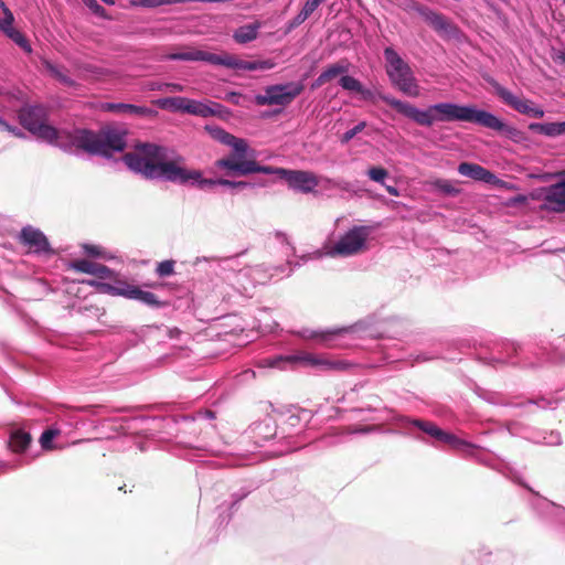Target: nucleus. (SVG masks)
I'll return each mask as SVG.
<instances>
[{"instance_id":"obj_5","label":"nucleus","mask_w":565,"mask_h":565,"mask_svg":"<svg viewBox=\"0 0 565 565\" xmlns=\"http://www.w3.org/2000/svg\"><path fill=\"white\" fill-rule=\"evenodd\" d=\"M205 130L215 141L232 148L231 154L214 161L212 169L215 173L222 172L224 177H245L254 173L243 170L246 163L257 162L252 159L249 152L253 150L245 139L227 132L217 125H206Z\"/></svg>"},{"instance_id":"obj_2","label":"nucleus","mask_w":565,"mask_h":565,"mask_svg":"<svg viewBox=\"0 0 565 565\" xmlns=\"http://www.w3.org/2000/svg\"><path fill=\"white\" fill-rule=\"evenodd\" d=\"M377 97L393 107L397 113L407 117L423 127H431L435 122L465 121L492 129L507 135H514L516 129L505 124L492 113L478 109L472 105H459L455 103H437L426 109H419L414 105L399 100L388 94L379 93Z\"/></svg>"},{"instance_id":"obj_23","label":"nucleus","mask_w":565,"mask_h":565,"mask_svg":"<svg viewBox=\"0 0 565 565\" xmlns=\"http://www.w3.org/2000/svg\"><path fill=\"white\" fill-rule=\"evenodd\" d=\"M71 267L79 273L93 275L99 279H113L114 271L106 265L95 263L88 259H77L71 264Z\"/></svg>"},{"instance_id":"obj_9","label":"nucleus","mask_w":565,"mask_h":565,"mask_svg":"<svg viewBox=\"0 0 565 565\" xmlns=\"http://www.w3.org/2000/svg\"><path fill=\"white\" fill-rule=\"evenodd\" d=\"M20 124L30 132L51 143H58L61 132L47 125V109L43 105L24 106L19 110Z\"/></svg>"},{"instance_id":"obj_4","label":"nucleus","mask_w":565,"mask_h":565,"mask_svg":"<svg viewBox=\"0 0 565 565\" xmlns=\"http://www.w3.org/2000/svg\"><path fill=\"white\" fill-rule=\"evenodd\" d=\"M127 167L147 179H177V161L169 160L167 148L150 143L137 142L134 150L122 157Z\"/></svg>"},{"instance_id":"obj_41","label":"nucleus","mask_w":565,"mask_h":565,"mask_svg":"<svg viewBox=\"0 0 565 565\" xmlns=\"http://www.w3.org/2000/svg\"><path fill=\"white\" fill-rule=\"evenodd\" d=\"M366 127V122L365 121H360L359 124H356L354 127H352L351 129L347 130L342 137H341V142L342 143H348L350 140H352L358 134L362 132L364 130V128Z\"/></svg>"},{"instance_id":"obj_44","label":"nucleus","mask_w":565,"mask_h":565,"mask_svg":"<svg viewBox=\"0 0 565 565\" xmlns=\"http://www.w3.org/2000/svg\"><path fill=\"white\" fill-rule=\"evenodd\" d=\"M352 328H342V329H334V330H328L326 332H321L322 340L328 342L337 337H342L344 334L351 333Z\"/></svg>"},{"instance_id":"obj_34","label":"nucleus","mask_w":565,"mask_h":565,"mask_svg":"<svg viewBox=\"0 0 565 565\" xmlns=\"http://www.w3.org/2000/svg\"><path fill=\"white\" fill-rule=\"evenodd\" d=\"M252 431L255 438H262L263 440H268L276 434L275 427L267 420L255 424Z\"/></svg>"},{"instance_id":"obj_61","label":"nucleus","mask_w":565,"mask_h":565,"mask_svg":"<svg viewBox=\"0 0 565 565\" xmlns=\"http://www.w3.org/2000/svg\"><path fill=\"white\" fill-rule=\"evenodd\" d=\"M386 191L388 194L393 195V196H397L398 195V190L397 188L393 186V185H386L385 186Z\"/></svg>"},{"instance_id":"obj_49","label":"nucleus","mask_w":565,"mask_h":565,"mask_svg":"<svg viewBox=\"0 0 565 565\" xmlns=\"http://www.w3.org/2000/svg\"><path fill=\"white\" fill-rule=\"evenodd\" d=\"M562 441L561 435L557 431H551L546 436H544L542 443L550 446L559 445Z\"/></svg>"},{"instance_id":"obj_40","label":"nucleus","mask_w":565,"mask_h":565,"mask_svg":"<svg viewBox=\"0 0 565 565\" xmlns=\"http://www.w3.org/2000/svg\"><path fill=\"white\" fill-rule=\"evenodd\" d=\"M557 403H558V401L555 398H546V397L542 396L536 399H529L526 402V405H536L537 407H540L542 409H547V408L553 409L557 406Z\"/></svg>"},{"instance_id":"obj_31","label":"nucleus","mask_w":565,"mask_h":565,"mask_svg":"<svg viewBox=\"0 0 565 565\" xmlns=\"http://www.w3.org/2000/svg\"><path fill=\"white\" fill-rule=\"evenodd\" d=\"M13 23L1 22L0 29L10 38L15 44H18L25 52H31V46L25 36L12 25Z\"/></svg>"},{"instance_id":"obj_8","label":"nucleus","mask_w":565,"mask_h":565,"mask_svg":"<svg viewBox=\"0 0 565 565\" xmlns=\"http://www.w3.org/2000/svg\"><path fill=\"white\" fill-rule=\"evenodd\" d=\"M243 170L246 172L278 175L280 179L285 180L292 190L301 193H311L319 184L318 178L315 175V173L309 171L288 170L278 167L262 166L258 162L246 163L243 167Z\"/></svg>"},{"instance_id":"obj_60","label":"nucleus","mask_w":565,"mask_h":565,"mask_svg":"<svg viewBox=\"0 0 565 565\" xmlns=\"http://www.w3.org/2000/svg\"><path fill=\"white\" fill-rule=\"evenodd\" d=\"M441 190L445 193L451 194V195H455L458 193V190L456 188H454L452 185H450L449 183H445L444 185H441Z\"/></svg>"},{"instance_id":"obj_42","label":"nucleus","mask_w":565,"mask_h":565,"mask_svg":"<svg viewBox=\"0 0 565 565\" xmlns=\"http://www.w3.org/2000/svg\"><path fill=\"white\" fill-rule=\"evenodd\" d=\"M156 273L160 277H166V276L172 275L174 273V260L169 259V260H163V262L159 263L156 268Z\"/></svg>"},{"instance_id":"obj_15","label":"nucleus","mask_w":565,"mask_h":565,"mask_svg":"<svg viewBox=\"0 0 565 565\" xmlns=\"http://www.w3.org/2000/svg\"><path fill=\"white\" fill-rule=\"evenodd\" d=\"M297 363L308 365V366H315L322 365L324 362L320 359V356L311 354V353H297L291 355H276V356H269L260 359L257 362V367L260 369H279L285 370L288 366H292Z\"/></svg>"},{"instance_id":"obj_47","label":"nucleus","mask_w":565,"mask_h":565,"mask_svg":"<svg viewBox=\"0 0 565 565\" xmlns=\"http://www.w3.org/2000/svg\"><path fill=\"white\" fill-rule=\"evenodd\" d=\"M152 103L163 109L177 110V98H174V97L160 98V99L153 100Z\"/></svg>"},{"instance_id":"obj_51","label":"nucleus","mask_w":565,"mask_h":565,"mask_svg":"<svg viewBox=\"0 0 565 565\" xmlns=\"http://www.w3.org/2000/svg\"><path fill=\"white\" fill-rule=\"evenodd\" d=\"M374 429L372 426H356V427H347L343 429V434H366Z\"/></svg>"},{"instance_id":"obj_21","label":"nucleus","mask_w":565,"mask_h":565,"mask_svg":"<svg viewBox=\"0 0 565 565\" xmlns=\"http://www.w3.org/2000/svg\"><path fill=\"white\" fill-rule=\"evenodd\" d=\"M459 174L470 178L475 181H480L487 184H497L499 182L498 177L490 170L483 168L478 163L461 162L458 166Z\"/></svg>"},{"instance_id":"obj_25","label":"nucleus","mask_w":565,"mask_h":565,"mask_svg":"<svg viewBox=\"0 0 565 565\" xmlns=\"http://www.w3.org/2000/svg\"><path fill=\"white\" fill-rule=\"evenodd\" d=\"M534 509H536L541 514L554 518L563 527L565 532V508L558 505L545 498H536L533 503Z\"/></svg>"},{"instance_id":"obj_43","label":"nucleus","mask_w":565,"mask_h":565,"mask_svg":"<svg viewBox=\"0 0 565 565\" xmlns=\"http://www.w3.org/2000/svg\"><path fill=\"white\" fill-rule=\"evenodd\" d=\"M202 50L179 51V61L202 62Z\"/></svg>"},{"instance_id":"obj_16","label":"nucleus","mask_w":565,"mask_h":565,"mask_svg":"<svg viewBox=\"0 0 565 565\" xmlns=\"http://www.w3.org/2000/svg\"><path fill=\"white\" fill-rule=\"evenodd\" d=\"M490 84L494 88L498 97L508 106L516 110L518 113L534 118H542L544 110L540 107L533 106V104L525 98H521L510 92L508 88L499 84L497 81H491Z\"/></svg>"},{"instance_id":"obj_10","label":"nucleus","mask_w":565,"mask_h":565,"mask_svg":"<svg viewBox=\"0 0 565 565\" xmlns=\"http://www.w3.org/2000/svg\"><path fill=\"white\" fill-rule=\"evenodd\" d=\"M305 89L301 82H288L265 87V94H258L254 100L258 106H288Z\"/></svg>"},{"instance_id":"obj_29","label":"nucleus","mask_w":565,"mask_h":565,"mask_svg":"<svg viewBox=\"0 0 565 565\" xmlns=\"http://www.w3.org/2000/svg\"><path fill=\"white\" fill-rule=\"evenodd\" d=\"M259 28L258 22L242 25L235 30L233 38L237 43L246 44L257 38Z\"/></svg>"},{"instance_id":"obj_37","label":"nucleus","mask_w":565,"mask_h":565,"mask_svg":"<svg viewBox=\"0 0 565 565\" xmlns=\"http://www.w3.org/2000/svg\"><path fill=\"white\" fill-rule=\"evenodd\" d=\"M513 555L509 551H498L493 558L488 562V565H512Z\"/></svg>"},{"instance_id":"obj_6","label":"nucleus","mask_w":565,"mask_h":565,"mask_svg":"<svg viewBox=\"0 0 565 565\" xmlns=\"http://www.w3.org/2000/svg\"><path fill=\"white\" fill-rule=\"evenodd\" d=\"M383 55L385 72L392 85L407 96H418L419 87L411 65L392 46H386Z\"/></svg>"},{"instance_id":"obj_45","label":"nucleus","mask_w":565,"mask_h":565,"mask_svg":"<svg viewBox=\"0 0 565 565\" xmlns=\"http://www.w3.org/2000/svg\"><path fill=\"white\" fill-rule=\"evenodd\" d=\"M84 253L90 257H105V250L98 245L84 244L82 246Z\"/></svg>"},{"instance_id":"obj_38","label":"nucleus","mask_w":565,"mask_h":565,"mask_svg":"<svg viewBox=\"0 0 565 565\" xmlns=\"http://www.w3.org/2000/svg\"><path fill=\"white\" fill-rule=\"evenodd\" d=\"M366 174L372 181L384 185V181L388 175V171L382 167H371Z\"/></svg>"},{"instance_id":"obj_7","label":"nucleus","mask_w":565,"mask_h":565,"mask_svg":"<svg viewBox=\"0 0 565 565\" xmlns=\"http://www.w3.org/2000/svg\"><path fill=\"white\" fill-rule=\"evenodd\" d=\"M402 422L407 427H416L436 440L449 445L454 450L460 452L462 456L467 458H473L479 462H483L482 459L478 456V451L480 449L478 445L467 441L466 439H462L455 434L447 433L428 420L405 417Z\"/></svg>"},{"instance_id":"obj_14","label":"nucleus","mask_w":565,"mask_h":565,"mask_svg":"<svg viewBox=\"0 0 565 565\" xmlns=\"http://www.w3.org/2000/svg\"><path fill=\"white\" fill-rule=\"evenodd\" d=\"M411 10L418 13L439 35L451 39L458 34V28L443 13L419 2H413Z\"/></svg>"},{"instance_id":"obj_24","label":"nucleus","mask_w":565,"mask_h":565,"mask_svg":"<svg viewBox=\"0 0 565 565\" xmlns=\"http://www.w3.org/2000/svg\"><path fill=\"white\" fill-rule=\"evenodd\" d=\"M544 201L547 209L555 213L565 212V179L547 188Z\"/></svg>"},{"instance_id":"obj_27","label":"nucleus","mask_w":565,"mask_h":565,"mask_svg":"<svg viewBox=\"0 0 565 565\" xmlns=\"http://www.w3.org/2000/svg\"><path fill=\"white\" fill-rule=\"evenodd\" d=\"M531 131L547 137H557L565 134V121L562 122H532L529 125Z\"/></svg>"},{"instance_id":"obj_26","label":"nucleus","mask_w":565,"mask_h":565,"mask_svg":"<svg viewBox=\"0 0 565 565\" xmlns=\"http://www.w3.org/2000/svg\"><path fill=\"white\" fill-rule=\"evenodd\" d=\"M349 66L347 63L339 62L329 65L320 75L312 82L311 89H317L323 86L326 83L331 82L335 77L348 73Z\"/></svg>"},{"instance_id":"obj_1","label":"nucleus","mask_w":565,"mask_h":565,"mask_svg":"<svg viewBox=\"0 0 565 565\" xmlns=\"http://www.w3.org/2000/svg\"><path fill=\"white\" fill-rule=\"evenodd\" d=\"M237 256L231 257H211L204 258L209 263L210 268L217 275L216 280L210 282L194 284V289L191 291V297H182L179 295V308L186 305L190 308L192 303V313L200 320L205 318L198 312V306L206 302V306H214L218 301H227L232 297V291L244 295L248 291V282L252 286L268 284L273 278L288 277L294 271L295 267L301 266V262L291 263L286 265L269 266L265 264L256 265L253 267H245L239 270L235 269L237 265ZM183 291V287L179 286V294Z\"/></svg>"},{"instance_id":"obj_36","label":"nucleus","mask_w":565,"mask_h":565,"mask_svg":"<svg viewBox=\"0 0 565 565\" xmlns=\"http://www.w3.org/2000/svg\"><path fill=\"white\" fill-rule=\"evenodd\" d=\"M339 85L343 89L349 90V92L358 93L359 90H362L361 82L359 79H356L355 77L350 76V75L341 76V78L339 79Z\"/></svg>"},{"instance_id":"obj_13","label":"nucleus","mask_w":565,"mask_h":565,"mask_svg":"<svg viewBox=\"0 0 565 565\" xmlns=\"http://www.w3.org/2000/svg\"><path fill=\"white\" fill-rule=\"evenodd\" d=\"M83 282H86L90 286H98L114 296H122L128 299L139 300L147 306H162V302L158 299L157 295L150 291L142 290L138 286L129 284H125L122 286H111L108 284L96 282L95 280H83Z\"/></svg>"},{"instance_id":"obj_18","label":"nucleus","mask_w":565,"mask_h":565,"mask_svg":"<svg viewBox=\"0 0 565 565\" xmlns=\"http://www.w3.org/2000/svg\"><path fill=\"white\" fill-rule=\"evenodd\" d=\"M99 135L104 149L102 156L110 157L114 151H122L126 148V129L106 126L99 130Z\"/></svg>"},{"instance_id":"obj_30","label":"nucleus","mask_w":565,"mask_h":565,"mask_svg":"<svg viewBox=\"0 0 565 565\" xmlns=\"http://www.w3.org/2000/svg\"><path fill=\"white\" fill-rule=\"evenodd\" d=\"M31 440L32 437L29 433L22 429H17L10 435L9 447L14 452H23L29 447Z\"/></svg>"},{"instance_id":"obj_57","label":"nucleus","mask_w":565,"mask_h":565,"mask_svg":"<svg viewBox=\"0 0 565 565\" xmlns=\"http://www.w3.org/2000/svg\"><path fill=\"white\" fill-rule=\"evenodd\" d=\"M362 97L363 99L365 100H373L374 99V93L369 89V88H365L363 85H362V90H359L358 92Z\"/></svg>"},{"instance_id":"obj_64","label":"nucleus","mask_w":565,"mask_h":565,"mask_svg":"<svg viewBox=\"0 0 565 565\" xmlns=\"http://www.w3.org/2000/svg\"><path fill=\"white\" fill-rule=\"evenodd\" d=\"M525 201H526V198L522 194H520L513 199L514 203H524Z\"/></svg>"},{"instance_id":"obj_39","label":"nucleus","mask_w":565,"mask_h":565,"mask_svg":"<svg viewBox=\"0 0 565 565\" xmlns=\"http://www.w3.org/2000/svg\"><path fill=\"white\" fill-rule=\"evenodd\" d=\"M58 435V430L56 429H46L42 433L40 437L41 447L44 450L53 449L52 440Z\"/></svg>"},{"instance_id":"obj_55","label":"nucleus","mask_w":565,"mask_h":565,"mask_svg":"<svg viewBox=\"0 0 565 565\" xmlns=\"http://www.w3.org/2000/svg\"><path fill=\"white\" fill-rule=\"evenodd\" d=\"M250 491L249 490H241L239 492H236L232 495L233 502L230 507V509H233L239 501H242L244 498L248 495Z\"/></svg>"},{"instance_id":"obj_63","label":"nucleus","mask_w":565,"mask_h":565,"mask_svg":"<svg viewBox=\"0 0 565 565\" xmlns=\"http://www.w3.org/2000/svg\"><path fill=\"white\" fill-rule=\"evenodd\" d=\"M302 335H303V337H308V338H316V337H318V335H319V333H318V332H316V331H310V332H309V331H307V330H306V331H303V332H302Z\"/></svg>"},{"instance_id":"obj_35","label":"nucleus","mask_w":565,"mask_h":565,"mask_svg":"<svg viewBox=\"0 0 565 565\" xmlns=\"http://www.w3.org/2000/svg\"><path fill=\"white\" fill-rule=\"evenodd\" d=\"M46 68L51 73L52 76H54L60 83H62L65 86H75V82L62 70H60L57 66L46 63Z\"/></svg>"},{"instance_id":"obj_3","label":"nucleus","mask_w":565,"mask_h":565,"mask_svg":"<svg viewBox=\"0 0 565 565\" xmlns=\"http://www.w3.org/2000/svg\"><path fill=\"white\" fill-rule=\"evenodd\" d=\"M482 360L493 367L504 365L534 367L544 361L556 362L565 360V335L559 338L550 351L546 348L535 349L532 345H516L513 342H503L495 345L489 355L482 358Z\"/></svg>"},{"instance_id":"obj_28","label":"nucleus","mask_w":565,"mask_h":565,"mask_svg":"<svg viewBox=\"0 0 565 565\" xmlns=\"http://www.w3.org/2000/svg\"><path fill=\"white\" fill-rule=\"evenodd\" d=\"M275 63L271 60L245 61L233 56L232 68L244 71H267L271 70Z\"/></svg>"},{"instance_id":"obj_54","label":"nucleus","mask_w":565,"mask_h":565,"mask_svg":"<svg viewBox=\"0 0 565 565\" xmlns=\"http://www.w3.org/2000/svg\"><path fill=\"white\" fill-rule=\"evenodd\" d=\"M0 8H1V10L3 12V15H4L2 22H7V24L8 23H13L14 17H13L12 12L10 11V9L6 6V3L2 0H0Z\"/></svg>"},{"instance_id":"obj_46","label":"nucleus","mask_w":565,"mask_h":565,"mask_svg":"<svg viewBox=\"0 0 565 565\" xmlns=\"http://www.w3.org/2000/svg\"><path fill=\"white\" fill-rule=\"evenodd\" d=\"M477 394L491 404H498L501 402V397L498 393L490 392L483 388H478Z\"/></svg>"},{"instance_id":"obj_11","label":"nucleus","mask_w":565,"mask_h":565,"mask_svg":"<svg viewBox=\"0 0 565 565\" xmlns=\"http://www.w3.org/2000/svg\"><path fill=\"white\" fill-rule=\"evenodd\" d=\"M372 233V227L366 225H355L337 241L330 248V256H353L364 250L366 241Z\"/></svg>"},{"instance_id":"obj_22","label":"nucleus","mask_w":565,"mask_h":565,"mask_svg":"<svg viewBox=\"0 0 565 565\" xmlns=\"http://www.w3.org/2000/svg\"><path fill=\"white\" fill-rule=\"evenodd\" d=\"M103 109L139 118H153L158 114L156 109L150 107L124 103H107L103 106Z\"/></svg>"},{"instance_id":"obj_56","label":"nucleus","mask_w":565,"mask_h":565,"mask_svg":"<svg viewBox=\"0 0 565 565\" xmlns=\"http://www.w3.org/2000/svg\"><path fill=\"white\" fill-rule=\"evenodd\" d=\"M242 94L236 92H231L227 94V100L234 105H241Z\"/></svg>"},{"instance_id":"obj_17","label":"nucleus","mask_w":565,"mask_h":565,"mask_svg":"<svg viewBox=\"0 0 565 565\" xmlns=\"http://www.w3.org/2000/svg\"><path fill=\"white\" fill-rule=\"evenodd\" d=\"M223 110L224 106L215 102L205 103L179 97V113L207 118L210 116H222Z\"/></svg>"},{"instance_id":"obj_62","label":"nucleus","mask_w":565,"mask_h":565,"mask_svg":"<svg viewBox=\"0 0 565 565\" xmlns=\"http://www.w3.org/2000/svg\"><path fill=\"white\" fill-rule=\"evenodd\" d=\"M241 376H243L244 379H254L255 377V372L253 370H246L244 371Z\"/></svg>"},{"instance_id":"obj_50","label":"nucleus","mask_w":565,"mask_h":565,"mask_svg":"<svg viewBox=\"0 0 565 565\" xmlns=\"http://www.w3.org/2000/svg\"><path fill=\"white\" fill-rule=\"evenodd\" d=\"M310 15L307 14L302 9L300 12L289 22L288 29H295L302 24Z\"/></svg>"},{"instance_id":"obj_32","label":"nucleus","mask_w":565,"mask_h":565,"mask_svg":"<svg viewBox=\"0 0 565 565\" xmlns=\"http://www.w3.org/2000/svg\"><path fill=\"white\" fill-rule=\"evenodd\" d=\"M214 418L212 411L198 412L194 416L191 415H179V430L184 429L185 426L196 424L198 422L211 420Z\"/></svg>"},{"instance_id":"obj_12","label":"nucleus","mask_w":565,"mask_h":565,"mask_svg":"<svg viewBox=\"0 0 565 565\" xmlns=\"http://www.w3.org/2000/svg\"><path fill=\"white\" fill-rule=\"evenodd\" d=\"M226 178H203L200 171H189L179 167V183H190L200 190L207 191L214 189L216 185L226 186L233 190H243L254 188L255 184L247 181H235Z\"/></svg>"},{"instance_id":"obj_52","label":"nucleus","mask_w":565,"mask_h":565,"mask_svg":"<svg viewBox=\"0 0 565 565\" xmlns=\"http://www.w3.org/2000/svg\"><path fill=\"white\" fill-rule=\"evenodd\" d=\"M172 1L173 0H134V3L142 7H158Z\"/></svg>"},{"instance_id":"obj_58","label":"nucleus","mask_w":565,"mask_h":565,"mask_svg":"<svg viewBox=\"0 0 565 565\" xmlns=\"http://www.w3.org/2000/svg\"><path fill=\"white\" fill-rule=\"evenodd\" d=\"M192 352H193V350L190 349V348H181V347H179V353H178L179 363L181 362V360L190 358V354Z\"/></svg>"},{"instance_id":"obj_59","label":"nucleus","mask_w":565,"mask_h":565,"mask_svg":"<svg viewBox=\"0 0 565 565\" xmlns=\"http://www.w3.org/2000/svg\"><path fill=\"white\" fill-rule=\"evenodd\" d=\"M87 6L94 9L95 12L102 13L104 12V8L99 6L96 0H83Z\"/></svg>"},{"instance_id":"obj_19","label":"nucleus","mask_w":565,"mask_h":565,"mask_svg":"<svg viewBox=\"0 0 565 565\" xmlns=\"http://www.w3.org/2000/svg\"><path fill=\"white\" fill-rule=\"evenodd\" d=\"M72 143L89 154H100L103 152L99 131L95 132L88 129H76L71 136Z\"/></svg>"},{"instance_id":"obj_33","label":"nucleus","mask_w":565,"mask_h":565,"mask_svg":"<svg viewBox=\"0 0 565 565\" xmlns=\"http://www.w3.org/2000/svg\"><path fill=\"white\" fill-rule=\"evenodd\" d=\"M202 62L209 63L211 65H221L232 68L233 55L231 54H215L206 51H202Z\"/></svg>"},{"instance_id":"obj_20","label":"nucleus","mask_w":565,"mask_h":565,"mask_svg":"<svg viewBox=\"0 0 565 565\" xmlns=\"http://www.w3.org/2000/svg\"><path fill=\"white\" fill-rule=\"evenodd\" d=\"M20 242L34 253H53L46 236L32 226H25L21 230Z\"/></svg>"},{"instance_id":"obj_48","label":"nucleus","mask_w":565,"mask_h":565,"mask_svg":"<svg viewBox=\"0 0 565 565\" xmlns=\"http://www.w3.org/2000/svg\"><path fill=\"white\" fill-rule=\"evenodd\" d=\"M326 182L328 183V185L330 188H337V189H340L342 191H349L350 190V186L351 184L344 180H341V179H326Z\"/></svg>"},{"instance_id":"obj_53","label":"nucleus","mask_w":565,"mask_h":565,"mask_svg":"<svg viewBox=\"0 0 565 565\" xmlns=\"http://www.w3.org/2000/svg\"><path fill=\"white\" fill-rule=\"evenodd\" d=\"M323 1L324 0H307L302 7V10L307 14L311 15Z\"/></svg>"}]
</instances>
